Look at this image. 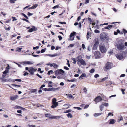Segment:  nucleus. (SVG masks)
<instances>
[{"instance_id": "nucleus-1", "label": "nucleus", "mask_w": 127, "mask_h": 127, "mask_svg": "<svg viewBox=\"0 0 127 127\" xmlns=\"http://www.w3.org/2000/svg\"><path fill=\"white\" fill-rule=\"evenodd\" d=\"M116 46L117 49L120 51L124 50L126 48L124 45V43L122 42L117 44L116 45Z\"/></svg>"}, {"instance_id": "nucleus-2", "label": "nucleus", "mask_w": 127, "mask_h": 127, "mask_svg": "<svg viewBox=\"0 0 127 127\" xmlns=\"http://www.w3.org/2000/svg\"><path fill=\"white\" fill-rule=\"evenodd\" d=\"M99 47L100 50L102 53H104L107 51V49L103 44L100 43L99 45Z\"/></svg>"}, {"instance_id": "nucleus-3", "label": "nucleus", "mask_w": 127, "mask_h": 127, "mask_svg": "<svg viewBox=\"0 0 127 127\" xmlns=\"http://www.w3.org/2000/svg\"><path fill=\"white\" fill-rule=\"evenodd\" d=\"M94 57L95 59H97L102 57L103 56L99 51H96L95 52Z\"/></svg>"}, {"instance_id": "nucleus-4", "label": "nucleus", "mask_w": 127, "mask_h": 127, "mask_svg": "<svg viewBox=\"0 0 127 127\" xmlns=\"http://www.w3.org/2000/svg\"><path fill=\"white\" fill-rule=\"evenodd\" d=\"M112 64L111 63H107L106 67L104 68V70L105 71H106L108 69L111 68L112 67Z\"/></svg>"}, {"instance_id": "nucleus-5", "label": "nucleus", "mask_w": 127, "mask_h": 127, "mask_svg": "<svg viewBox=\"0 0 127 127\" xmlns=\"http://www.w3.org/2000/svg\"><path fill=\"white\" fill-rule=\"evenodd\" d=\"M55 73L56 75H59L61 74L63 75V74L64 73V71L62 69H60L55 71Z\"/></svg>"}, {"instance_id": "nucleus-6", "label": "nucleus", "mask_w": 127, "mask_h": 127, "mask_svg": "<svg viewBox=\"0 0 127 127\" xmlns=\"http://www.w3.org/2000/svg\"><path fill=\"white\" fill-rule=\"evenodd\" d=\"M95 39V43L93 45V49L95 50L96 49L98 46V45L99 44V42Z\"/></svg>"}, {"instance_id": "nucleus-7", "label": "nucleus", "mask_w": 127, "mask_h": 127, "mask_svg": "<svg viewBox=\"0 0 127 127\" xmlns=\"http://www.w3.org/2000/svg\"><path fill=\"white\" fill-rule=\"evenodd\" d=\"M106 35L105 33L102 32L100 34V38L102 40H104L106 39Z\"/></svg>"}, {"instance_id": "nucleus-8", "label": "nucleus", "mask_w": 127, "mask_h": 127, "mask_svg": "<svg viewBox=\"0 0 127 127\" xmlns=\"http://www.w3.org/2000/svg\"><path fill=\"white\" fill-rule=\"evenodd\" d=\"M102 100V98L99 96H98L96 97L94 99V100L95 101L96 104L97 102L101 101Z\"/></svg>"}, {"instance_id": "nucleus-9", "label": "nucleus", "mask_w": 127, "mask_h": 127, "mask_svg": "<svg viewBox=\"0 0 127 127\" xmlns=\"http://www.w3.org/2000/svg\"><path fill=\"white\" fill-rule=\"evenodd\" d=\"M23 64H27L31 65L34 63L33 62L31 61H25L23 62Z\"/></svg>"}, {"instance_id": "nucleus-10", "label": "nucleus", "mask_w": 127, "mask_h": 127, "mask_svg": "<svg viewBox=\"0 0 127 127\" xmlns=\"http://www.w3.org/2000/svg\"><path fill=\"white\" fill-rule=\"evenodd\" d=\"M60 118V117L59 116H51V117H49V119H59Z\"/></svg>"}, {"instance_id": "nucleus-11", "label": "nucleus", "mask_w": 127, "mask_h": 127, "mask_svg": "<svg viewBox=\"0 0 127 127\" xmlns=\"http://www.w3.org/2000/svg\"><path fill=\"white\" fill-rule=\"evenodd\" d=\"M37 28L34 26H33L28 31L29 32H32L33 31H36L37 30Z\"/></svg>"}, {"instance_id": "nucleus-12", "label": "nucleus", "mask_w": 127, "mask_h": 127, "mask_svg": "<svg viewBox=\"0 0 127 127\" xmlns=\"http://www.w3.org/2000/svg\"><path fill=\"white\" fill-rule=\"evenodd\" d=\"M18 97L17 95L10 97V99L11 100H13L17 99Z\"/></svg>"}, {"instance_id": "nucleus-13", "label": "nucleus", "mask_w": 127, "mask_h": 127, "mask_svg": "<svg viewBox=\"0 0 127 127\" xmlns=\"http://www.w3.org/2000/svg\"><path fill=\"white\" fill-rule=\"evenodd\" d=\"M79 62L81 63V64L83 65H85L86 64L85 61L83 59H79L78 60Z\"/></svg>"}, {"instance_id": "nucleus-14", "label": "nucleus", "mask_w": 127, "mask_h": 127, "mask_svg": "<svg viewBox=\"0 0 127 127\" xmlns=\"http://www.w3.org/2000/svg\"><path fill=\"white\" fill-rule=\"evenodd\" d=\"M116 57L118 59L121 60L123 59V57L120 54H117L116 55Z\"/></svg>"}, {"instance_id": "nucleus-15", "label": "nucleus", "mask_w": 127, "mask_h": 127, "mask_svg": "<svg viewBox=\"0 0 127 127\" xmlns=\"http://www.w3.org/2000/svg\"><path fill=\"white\" fill-rule=\"evenodd\" d=\"M110 121L109 124H113L116 122V120L113 119H110Z\"/></svg>"}, {"instance_id": "nucleus-16", "label": "nucleus", "mask_w": 127, "mask_h": 127, "mask_svg": "<svg viewBox=\"0 0 127 127\" xmlns=\"http://www.w3.org/2000/svg\"><path fill=\"white\" fill-rule=\"evenodd\" d=\"M52 105L51 106V107L53 108H54L56 107L58 105V102H57L54 104H52Z\"/></svg>"}, {"instance_id": "nucleus-17", "label": "nucleus", "mask_w": 127, "mask_h": 127, "mask_svg": "<svg viewBox=\"0 0 127 127\" xmlns=\"http://www.w3.org/2000/svg\"><path fill=\"white\" fill-rule=\"evenodd\" d=\"M37 69H35L32 67H31L29 68V72L31 71H36Z\"/></svg>"}, {"instance_id": "nucleus-18", "label": "nucleus", "mask_w": 127, "mask_h": 127, "mask_svg": "<svg viewBox=\"0 0 127 127\" xmlns=\"http://www.w3.org/2000/svg\"><path fill=\"white\" fill-rule=\"evenodd\" d=\"M38 6V4H35L33 5L32 7L28 9H32L35 8Z\"/></svg>"}, {"instance_id": "nucleus-19", "label": "nucleus", "mask_w": 127, "mask_h": 127, "mask_svg": "<svg viewBox=\"0 0 127 127\" xmlns=\"http://www.w3.org/2000/svg\"><path fill=\"white\" fill-rule=\"evenodd\" d=\"M102 114V113H95L94 114V116L95 117H96Z\"/></svg>"}, {"instance_id": "nucleus-20", "label": "nucleus", "mask_w": 127, "mask_h": 127, "mask_svg": "<svg viewBox=\"0 0 127 127\" xmlns=\"http://www.w3.org/2000/svg\"><path fill=\"white\" fill-rule=\"evenodd\" d=\"M52 88L42 89V90L45 91H52Z\"/></svg>"}, {"instance_id": "nucleus-21", "label": "nucleus", "mask_w": 127, "mask_h": 127, "mask_svg": "<svg viewBox=\"0 0 127 127\" xmlns=\"http://www.w3.org/2000/svg\"><path fill=\"white\" fill-rule=\"evenodd\" d=\"M112 26L113 25H108L107 27H105V28L106 29L109 30L110 29L109 28H111Z\"/></svg>"}, {"instance_id": "nucleus-22", "label": "nucleus", "mask_w": 127, "mask_h": 127, "mask_svg": "<svg viewBox=\"0 0 127 127\" xmlns=\"http://www.w3.org/2000/svg\"><path fill=\"white\" fill-rule=\"evenodd\" d=\"M104 106L102 103L99 106V108L101 111H102L103 110V109L104 107Z\"/></svg>"}, {"instance_id": "nucleus-23", "label": "nucleus", "mask_w": 127, "mask_h": 127, "mask_svg": "<svg viewBox=\"0 0 127 127\" xmlns=\"http://www.w3.org/2000/svg\"><path fill=\"white\" fill-rule=\"evenodd\" d=\"M48 82V87H52V82L51 81H49Z\"/></svg>"}, {"instance_id": "nucleus-24", "label": "nucleus", "mask_w": 127, "mask_h": 127, "mask_svg": "<svg viewBox=\"0 0 127 127\" xmlns=\"http://www.w3.org/2000/svg\"><path fill=\"white\" fill-rule=\"evenodd\" d=\"M22 48H16V51H18L19 52H20L21 51V50L22 49Z\"/></svg>"}, {"instance_id": "nucleus-25", "label": "nucleus", "mask_w": 127, "mask_h": 127, "mask_svg": "<svg viewBox=\"0 0 127 127\" xmlns=\"http://www.w3.org/2000/svg\"><path fill=\"white\" fill-rule=\"evenodd\" d=\"M66 95H68L67 96L68 97L70 98H72V99H74V97H73V96L71 94H69L68 95L66 94Z\"/></svg>"}, {"instance_id": "nucleus-26", "label": "nucleus", "mask_w": 127, "mask_h": 127, "mask_svg": "<svg viewBox=\"0 0 127 127\" xmlns=\"http://www.w3.org/2000/svg\"><path fill=\"white\" fill-rule=\"evenodd\" d=\"M86 75L85 73L82 74L79 77V79L83 77H85L86 76Z\"/></svg>"}, {"instance_id": "nucleus-27", "label": "nucleus", "mask_w": 127, "mask_h": 127, "mask_svg": "<svg viewBox=\"0 0 127 127\" xmlns=\"http://www.w3.org/2000/svg\"><path fill=\"white\" fill-rule=\"evenodd\" d=\"M52 91H55L56 90H58L60 89L59 88H52Z\"/></svg>"}, {"instance_id": "nucleus-28", "label": "nucleus", "mask_w": 127, "mask_h": 127, "mask_svg": "<svg viewBox=\"0 0 127 127\" xmlns=\"http://www.w3.org/2000/svg\"><path fill=\"white\" fill-rule=\"evenodd\" d=\"M57 100L55 98H54L52 100V104H54L55 103H56L57 102H56Z\"/></svg>"}, {"instance_id": "nucleus-29", "label": "nucleus", "mask_w": 127, "mask_h": 127, "mask_svg": "<svg viewBox=\"0 0 127 127\" xmlns=\"http://www.w3.org/2000/svg\"><path fill=\"white\" fill-rule=\"evenodd\" d=\"M67 116L68 118H72V114L70 113H69L67 114Z\"/></svg>"}, {"instance_id": "nucleus-30", "label": "nucleus", "mask_w": 127, "mask_h": 127, "mask_svg": "<svg viewBox=\"0 0 127 127\" xmlns=\"http://www.w3.org/2000/svg\"><path fill=\"white\" fill-rule=\"evenodd\" d=\"M75 34H76V32H75L71 33L70 35V37H72L74 36Z\"/></svg>"}, {"instance_id": "nucleus-31", "label": "nucleus", "mask_w": 127, "mask_h": 127, "mask_svg": "<svg viewBox=\"0 0 127 127\" xmlns=\"http://www.w3.org/2000/svg\"><path fill=\"white\" fill-rule=\"evenodd\" d=\"M53 66L55 68H56L58 66L56 64H53Z\"/></svg>"}, {"instance_id": "nucleus-32", "label": "nucleus", "mask_w": 127, "mask_h": 127, "mask_svg": "<svg viewBox=\"0 0 127 127\" xmlns=\"http://www.w3.org/2000/svg\"><path fill=\"white\" fill-rule=\"evenodd\" d=\"M22 15L24 16L27 19H29L28 17L24 14L22 13Z\"/></svg>"}, {"instance_id": "nucleus-33", "label": "nucleus", "mask_w": 127, "mask_h": 127, "mask_svg": "<svg viewBox=\"0 0 127 127\" xmlns=\"http://www.w3.org/2000/svg\"><path fill=\"white\" fill-rule=\"evenodd\" d=\"M45 115L46 117H49V118L51 116V114H45Z\"/></svg>"}, {"instance_id": "nucleus-34", "label": "nucleus", "mask_w": 127, "mask_h": 127, "mask_svg": "<svg viewBox=\"0 0 127 127\" xmlns=\"http://www.w3.org/2000/svg\"><path fill=\"white\" fill-rule=\"evenodd\" d=\"M104 105V106H108L109 104L108 103H102Z\"/></svg>"}, {"instance_id": "nucleus-35", "label": "nucleus", "mask_w": 127, "mask_h": 127, "mask_svg": "<svg viewBox=\"0 0 127 127\" xmlns=\"http://www.w3.org/2000/svg\"><path fill=\"white\" fill-rule=\"evenodd\" d=\"M68 106V107H66V109H67L69 108L71 106V105H70L69 104H65L64 105V106Z\"/></svg>"}, {"instance_id": "nucleus-36", "label": "nucleus", "mask_w": 127, "mask_h": 127, "mask_svg": "<svg viewBox=\"0 0 127 127\" xmlns=\"http://www.w3.org/2000/svg\"><path fill=\"white\" fill-rule=\"evenodd\" d=\"M72 111V110L71 109H69L68 110H66V112H64L65 113H67L70 112Z\"/></svg>"}, {"instance_id": "nucleus-37", "label": "nucleus", "mask_w": 127, "mask_h": 127, "mask_svg": "<svg viewBox=\"0 0 127 127\" xmlns=\"http://www.w3.org/2000/svg\"><path fill=\"white\" fill-rule=\"evenodd\" d=\"M53 72V71L52 70H50L48 71L47 74L48 75H50V74H52Z\"/></svg>"}, {"instance_id": "nucleus-38", "label": "nucleus", "mask_w": 127, "mask_h": 127, "mask_svg": "<svg viewBox=\"0 0 127 127\" xmlns=\"http://www.w3.org/2000/svg\"><path fill=\"white\" fill-rule=\"evenodd\" d=\"M95 69L93 68L90 71V72L91 73H93Z\"/></svg>"}, {"instance_id": "nucleus-39", "label": "nucleus", "mask_w": 127, "mask_h": 127, "mask_svg": "<svg viewBox=\"0 0 127 127\" xmlns=\"http://www.w3.org/2000/svg\"><path fill=\"white\" fill-rule=\"evenodd\" d=\"M10 29V27H8V28H5V29L7 31H9Z\"/></svg>"}, {"instance_id": "nucleus-40", "label": "nucleus", "mask_w": 127, "mask_h": 127, "mask_svg": "<svg viewBox=\"0 0 127 127\" xmlns=\"http://www.w3.org/2000/svg\"><path fill=\"white\" fill-rule=\"evenodd\" d=\"M16 81H18L19 82H21V80L20 79H17L14 80Z\"/></svg>"}, {"instance_id": "nucleus-41", "label": "nucleus", "mask_w": 127, "mask_h": 127, "mask_svg": "<svg viewBox=\"0 0 127 127\" xmlns=\"http://www.w3.org/2000/svg\"><path fill=\"white\" fill-rule=\"evenodd\" d=\"M73 108H74V109H77L78 110L81 109V108L80 107H73Z\"/></svg>"}, {"instance_id": "nucleus-42", "label": "nucleus", "mask_w": 127, "mask_h": 127, "mask_svg": "<svg viewBox=\"0 0 127 127\" xmlns=\"http://www.w3.org/2000/svg\"><path fill=\"white\" fill-rule=\"evenodd\" d=\"M58 37L59 38L60 40H61L63 38L60 35L58 36Z\"/></svg>"}, {"instance_id": "nucleus-43", "label": "nucleus", "mask_w": 127, "mask_h": 127, "mask_svg": "<svg viewBox=\"0 0 127 127\" xmlns=\"http://www.w3.org/2000/svg\"><path fill=\"white\" fill-rule=\"evenodd\" d=\"M99 76V75L98 74H96L94 76V77L95 78H97Z\"/></svg>"}, {"instance_id": "nucleus-44", "label": "nucleus", "mask_w": 127, "mask_h": 127, "mask_svg": "<svg viewBox=\"0 0 127 127\" xmlns=\"http://www.w3.org/2000/svg\"><path fill=\"white\" fill-rule=\"evenodd\" d=\"M94 32L96 33L99 32V30H95L94 31Z\"/></svg>"}, {"instance_id": "nucleus-45", "label": "nucleus", "mask_w": 127, "mask_h": 127, "mask_svg": "<svg viewBox=\"0 0 127 127\" xmlns=\"http://www.w3.org/2000/svg\"><path fill=\"white\" fill-rule=\"evenodd\" d=\"M45 49H42L41 51V53H42L45 52Z\"/></svg>"}, {"instance_id": "nucleus-46", "label": "nucleus", "mask_w": 127, "mask_h": 127, "mask_svg": "<svg viewBox=\"0 0 127 127\" xmlns=\"http://www.w3.org/2000/svg\"><path fill=\"white\" fill-rule=\"evenodd\" d=\"M76 81V79H73L71 80L70 81L71 82H74Z\"/></svg>"}, {"instance_id": "nucleus-47", "label": "nucleus", "mask_w": 127, "mask_h": 127, "mask_svg": "<svg viewBox=\"0 0 127 127\" xmlns=\"http://www.w3.org/2000/svg\"><path fill=\"white\" fill-rule=\"evenodd\" d=\"M107 77H105L104 78H103L102 79V81H104L105 80L107 79Z\"/></svg>"}, {"instance_id": "nucleus-48", "label": "nucleus", "mask_w": 127, "mask_h": 127, "mask_svg": "<svg viewBox=\"0 0 127 127\" xmlns=\"http://www.w3.org/2000/svg\"><path fill=\"white\" fill-rule=\"evenodd\" d=\"M16 0H10V2L12 3H13L15 2Z\"/></svg>"}, {"instance_id": "nucleus-49", "label": "nucleus", "mask_w": 127, "mask_h": 127, "mask_svg": "<svg viewBox=\"0 0 127 127\" xmlns=\"http://www.w3.org/2000/svg\"><path fill=\"white\" fill-rule=\"evenodd\" d=\"M59 7V5H55L53 7V8L55 9V8H58Z\"/></svg>"}, {"instance_id": "nucleus-50", "label": "nucleus", "mask_w": 127, "mask_h": 127, "mask_svg": "<svg viewBox=\"0 0 127 127\" xmlns=\"http://www.w3.org/2000/svg\"><path fill=\"white\" fill-rule=\"evenodd\" d=\"M22 19L24 21H25L26 22H27L28 23H29V21L28 20H27L26 19H25V18L23 19Z\"/></svg>"}, {"instance_id": "nucleus-51", "label": "nucleus", "mask_w": 127, "mask_h": 127, "mask_svg": "<svg viewBox=\"0 0 127 127\" xmlns=\"http://www.w3.org/2000/svg\"><path fill=\"white\" fill-rule=\"evenodd\" d=\"M90 35V33L89 32H88L87 33V37L88 39L89 37V36Z\"/></svg>"}, {"instance_id": "nucleus-52", "label": "nucleus", "mask_w": 127, "mask_h": 127, "mask_svg": "<svg viewBox=\"0 0 127 127\" xmlns=\"http://www.w3.org/2000/svg\"><path fill=\"white\" fill-rule=\"evenodd\" d=\"M47 65H50L51 67H52L53 66V64H47Z\"/></svg>"}, {"instance_id": "nucleus-53", "label": "nucleus", "mask_w": 127, "mask_h": 127, "mask_svg": "<svg viewBox=\"0 0 127 127\" xmlns=\"http://www.w3.org/2000/svg\"><path fill=\"white\" fill-rule=\"evenodd\" d=\"M37 90L36 89H33L32 91V92L33 93H35L36 92Z\"/></svg>"}, {"instance_id": "nucleus-54", "label": "nucleus", "mask_w": 127, "mask_h": 127, "mask_svg": "<svg viewBox=\"0 0 127 127\" xmlns=\"http://www.w3.org/2000/svg\"><path fill=\"white\" fill-rule=\"evenodd\" d=\"M45 86V85L44 84H43L41 86V87L40 88V89H41L42 88L44 87Z\"/></svg>"}, {"instance_id": "nucleus-55", "label": "nucleus", "mask_w": 127, "mask_h": 127, "mask_svg": "<svg viewBox=\"0 0 127 127\" xmlns=\"http://www.w3.org/2000/svg\"><path fill=\"white\" fill-rule=\"evenodd\" d=\"M83 90H84V92H85L86 93L87 92V90L86 88H84Z\"/></svg>"}, {"instance_id": "nucleus-56", "label": "nucleus", "mask_w": 127, "mask_h": 127, "mask_svg": "<svg viewBox=\"0 0 127 127\" xmlns=\"http://www.w3.org/2000/svg\"><path fill=\"white\" fill-rule=\"evenodd\" d=\"M125 91V90H124L123 89H122L121 90V91L122 92V94H123L124 95L125 94V93L124 92V91Z\"/></svg>"}, {"instance_id": "nucleus-57", "label": "nucleus", "mask_w": 127, "mask_h": 127, "mask_svg": "<svg viewBox=\"0 0 127 127\" xmlns=\"http://www.w3.org/2000/svg\"><path fill=\"white\" fill-rule=\"evenodd\" d=\"M60 48H61V47L57 46L56 47V50H57L59 49H60Z\"/></svg>"}, {"instance_id": "nucleus-58", "label": "nucleus", "mask_w": 127, "mask_h": 127, "mask_svg": "<svg viewBox=\"0 0 127 127\" xmlns=\"http://www.w3.org/2000/svg\"><path fill=\"white\" fill-rule=\"evenodd\" d=\"M58 55V54H56L54 55H52V57H54L56 56H57Z\"/></svg>"}, {"instance_id": "nucleus-59", "label": "nucleus", "mask_w": 127, "mask_h": 127, "mask_svg": "<svg viewBox=\"0 0 127 127\" xmlns=\"http://www.w3.org/2000/svg\"><path fill=\"white\" fill-rule=\"evenodd\" d=\"M8 72V71L7 70H6L5 71H4L3 72V74H6V73H7Z\"/></svg>"}, {"instance_id": "nucleus-60", "label": "nucleus", "mask_w": 127, "mask_h": 127, "mask_svg": "<svg viewBox=\"0 0 127 127\" xmlns=\"http://www.w3.org/2000/svg\"><path fill=\"white\" fill-rule=\"evenodd\" d=\"M12 18L13 19L12 20L13 21H16L17 20V19H16L15 18V17H12Z\"/></svg>"}, {"instance_id": "nucleus-61", "label": "nucleus", "mask_w": 127, "mask_h": 127, "mask_svg": "<svg viewBox=\"0 0 127 127\" xmlns=\"http://www.w3.org/2000/svg\"><path fill=\"white\" fill-rule=\"evenodd\" d=\"M38 46H36V47H33V49L34 50H35L36 49H38Z\"/></svg>"}, {"instance_id": "nucleus-62", "label": "nucleus", "mask_w": 127, "mask_h": 127, "mask_svg": "<svg viewBox=\"0 0 127 127\" xmlns=\"http://www.w3.org/2000/svg\"><path fill=\"white\" fill-rule=\"evenodd\" d=\"M88 50L89 51H90L91 50V47L90 46H88Z\"/></svg>"}, {"instance_id": "nucleus-63", "label": "nucleus", "mask_w": 127, "mask_h": 127, "mask_svg": "<svg viewBox=\"0 0 127 127\" xmlns=\"http://www.w3.org/2000/svg\"><path fill=\"white\" fill-rule=\"evenodd\" d=\"M55 49V47L54 46H52L51 47V49L53 50Z\"/></svg>"}, {"instance_id": "nucleus-64", "label": "nucleus", "mask_w": 127, "mask_h": 127, "mask_svg": "<svg viewBox=\"0 0 127 127\" xmlns=\"http://www.w3.org/2000/svg\"><path fill=\"white\" fill-rule=\"evenodd\" d=\"M123 31L124 33H127V31L125 29H123Z\"/></svg>"}]
</instances>
